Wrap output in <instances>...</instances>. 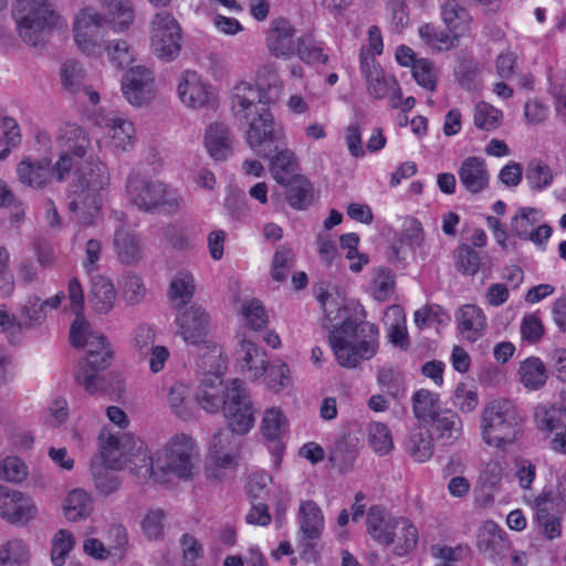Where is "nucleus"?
<instances>
[{"label":"nucleus","mask_w":566,"mask_h":566,"mask_svg":"<svg viewBox=\"0 0 566 566\" xmlns=\"http://www.w3.org/2000/svg\"><path fill=\"white\" fill-rule=\"evenodd\" d=\"M57 143L60 158L54 165L59 180H64L74 168V180L67 195V205L75 221L93 224L103 206V191L109 184V172L104 163L86 157L90 140L86 132L75 124L60 129Z\"/></svg>","instance_id":"f257e3e1"},{"label":"nucleus","mask_w":566,"mask_h":566,"mask_svg":"<svg viewBox=\"0 0 566 566\" xmlns=\"http://www.w3.org/2000/svg\"><path fill=\"white\" fill-rule=\"evenodd\" d=\"M317 301L323 311L322 324L331 328L328 342L336 361L345 368H355L370 359L378 350L379 332L375 324L365 321L360 303L347 300L336 286L319 287Z\"/></svg>","instance_id":"f03ea898"},{"label":"nucleus","mask_w":566,"mask_h":566,"mask_svg":"<svg viewBox=\"0 0 566 566\" xmlns=\"http://www.w3.org/2000/svg\"><path fill=\"white\" fill-rule=\"evenodd\" d=\"M70 340L74 347L85 350V358L78 364L75 379L91 394L99 388V371L112 360L113 350L107 339L93 331L84 316L75 317L70 328Z\"/></svg>","instance_id":"7ed1b4c3"},{"label":"nucleus","mask_w":566,"mask_h":566,"mask_svg":"<svg viewBox=\"0 0 566 566\" xmlns=\"http://www.w3.org/2000/svg\"><path fill=\"white\" fill-rule=\"evenodd\" d=\"M11 17L19 38L30 46H41L53 30L66 25L65 18L50 0H14Z\"/></svg>","instance_id":"20e7f679"},{"label":"nucleus","mask_w":566,"mask_h":566,"mask_svg":"<svg viewBox=\"0 0 566 566\" xmlns=\"http://www.w3.org/2000/svg\"><path fill=\"white\" fill-rule=\"evenodd\" d=\"M201 369L200 385L197 390V401L207 412L217 413L226 408L228 396L231 394L230 381L223 377L228 369V358L219 344L208 345L199 360Z\"/></svg>","instance_id":"39448f33"},{"label":"nucleus","mask_w":566,"mask_h":566,"mask_svg":"<svg viewBox=\"0 0 566 566\" xmlns=\"http://www.w3.org/2000/svg\"><path fill=\"white\" fill-rule=\"evenodd\" d=\"M200 448L197 440L188 433L170 436L156 453V465L165 474L180 481H192L199 472Z\"/></svg>","instance_id":"423d86ee"},{"label":"nucleus","mask_w":566,"mask_h":566,"mask_svg":"<svg viewBox=\"0 0 566 566\" xmlns=\"http://www.w3.org/2000/svg\"><path fill=\"white\" fill-rule=\"evenodd\" d=\"M482 441L490 448L506 450L518 438V422L513 403L507 399L486 402L479 418Z\"/></svg>","instance_id":"0eeeda50"},{"label":"nucleus","mask_w":566,"mask_h":566,"mask_svg":"<svg viewBox=\"0 0 566 566\" xmlns=\"http://www.w3.org/2000/svg\"><path fill=\"white\" fill-rule=\"evenodd\" d=\"M127 195L140 210L161 208L167 212L178 210L182 203L179 191L163 181L133 176L127 181Z\"/></svg>","instance_id":"6e6552de"},{"label":"nucleus","mask_w":566,"mask_h":566,"mask_svg":"<svg viewBox=\"0 0 566 566\" xmlns=\"http://www.w3.org/2000/svg\"><path fill=\"white\" fill-rule=\"evenodd\" d=\"M182 29L174 14L167 11L156 13L149 23V48L161 62L178 59L182 50Z\"/></svg>","instance_id":"1a4fd4ad"},{"label":"nucleus","mask_w":566,"mask_h":566,"mask_svg":"<svg viewBox=\"0 0 566 566\" xmlns=\"http://www.w3.org/2000/svg\"><path fill=\"white\" fill-rule=\"evenodd\" d=\"M238 118L248 124L247 143L259 157H268L272 153L274 144L285 139L283 125L275 122L269 107H262L260 111Z\"/></svg>","instance_id":"9d476101"},{"label":"nucleus","mask_w":566,"mask_h":566,"mask_svg":"<svg viewBox=\"0 0 566 566\" xmlns=\"http://www.w3.org/2000/svg\"><path fill=\"white\" fill-rule=\"evenodd\" d=\"M101 12L93 6L80 8L72 19V38L75 48L87 57L102 55L105 39L102 35Z\"/></svg>","instance_id":"9b49d317"},{"label":"nucleus","mask_w":566,"mask_h":566,"mask_svg":"<svg viewBox=\"0 0 566 566\" xmlns=\"http://www.w3.org/2000/svg\"><path fill=\"white\" fill-rule=\"evenodd\" d=\"M176 95L180 104L190 111L216 109L220 103L218 90L193 70L178 74Z\"/></svg>","instance_id":"f8f14e48"},{"label":"nucleus","mask_w":566,"mask_h":566,"mask_svg":"<svg viewBox=\"0 0 566 566\" xmlns=\"http://www.w3.org/2000/svg\"><path fill=\"white\" fill-rule=\"evenodd\" d=\"M175 317L177 334L188 345L199 346V360H201L208 345L217 344L208 339L211 332V317L206 308L199 304H191L177 310Z\"/></svg>","instance_id":"ddd939ff"},{"label":"nucleus","mask_w":566,"mask_h":566,"mask_svg":"<svg viewBox=\"0 0 566 566\" xmlns=\"http://www.w3.org/2000/svg\"><path fill=\"white\" fill-rule=\"evenodd\" d=\"M101 135L97 138L99 148L114 154L126 153L135 145L136 129L134 123L123 114L107 113L97 120Z\"/></svg>","instance_id":"4468645a"},{"label":"nucleus","mask_w":566,"mask_h":566,"mask_svg":"<svg viewBox=\"0 0 566 566\" xmlns=\"http://www.w3.org/2000/svg\"><path fill=\"white\" fill-rule=\"evenodd\" d=\"M231 394L223 409V416L232 433L247 434L255 422V408L243 382L233 378L230 380Z\"/></svg>","instance_id":"2eb2a0df"},{"label":"nucleus","mask_w":566,"mask_h":566,"mask_svg":"<svg viewBox=\"0 0 566 566\" xmlns=\"http://www.w3.org/2000/svg\"><path fill=\"white\" fill-rule=\"evenodd\" d=\"M290 431V421L281 407H266L261 417L260 434L271 454L272 463L280 468L285 451L284 439Z\"/></svg>","instance_id":"dca6fc26"},{"label":"nucleus","mask_w":566,"mask_h":566,"mask_svg":"<svg viewBox=\"0 0 566 566\" xmlns=\"http://www.w3.org/2000/svg\"><path fill=\"white\" fill-rule=\"evenodd\" d=\"M525 503L534 510V522L538 533L546 539L553 541L562 535V514L555 511L559 499L552 488L544 490L535 497H525Z\"/></svg>","instance_id":"f3484780"},{"label":"nucleus","mask_w":566,"mask_h":566,"mask_svg":"<svg viewBox=\"0 0 566 566\" xmlns=\"http://www.w3.org/2000/svg\"><path fill=\"white\" fill-rule=\"evenodd\" d=\"M120 91L125 101L134 107L150 105L157 95L154 72L144 65L128 69L122 77Z\"/></svg>","instance_id":"a211bd4d"},{"label":"nucleus","mask_w":566,"mask_h":566,"mask_svg":"<svg viewBox=\"0 0 566 566\" xmlns=\"http://www.w3.org/2000/svg\"><path fill=\"white\" fill-rule=\"evenodd\" d=\"M238 452L231 444V434L226 430H218L211 438L207 449L205 474L209 480L220 481L228 471L235 468Z\"/></svg>","instance_id":"6ab92c4d"},{"label":"nucleus","mask_w":566,"mask_h":566,"mask_svg":"<svg viewBox=\"0 0 566 566\" xmlns=\"http://www.w3.org/2000/svg\"><path fill=\"white\" fill-rule=\"evenodd\" d=\"M39 516L36 501L28 493L0 486V517L15 526H27Z\"/></svg>","instance_id":"aec40b11"},{"label":"nucleus","mask_w":566,"mask_h":566,"mask_svg":"<svg viewBox=\"0 0 566 566\" xmlns=\"http://www.w3.org/2000/svg\"><path fill=\"white\" fill-rule=\"evenodd\" d=\"M360 67L368 93L378 99L388 98L390 107L397 109L401 97V88L397 80L366 55H363Z\"/></svg>","instance_id":"412c9836"},{"label":"nucleus","mask_w":566,"mask_h":566,"mask_svg":"<svg viewBox=\"0 0 566 566\" xmlns=\"http://www.w3.org/2000/svg\"><path fill=\"white\" fill-rule=\"evenodd\" d=\"M235 367L251 381H258L266 370L265 353L252 339L242 335L234 348Z\"/></svg>","instance_id":"4be33fe9"},{"label":"nucleus","mask_w":566,"mask_h":566,"mask_svg":"<svg viewBox=\"0 0 566 566\" xmlns=\"http://www.w3.org/2000/svg\"><path fill=\"white\" fill-rule=\"evenodd\" d=\"M125 441L134 447V452L129 454L126 463L128 469L139 479L146 480L153 478L155 482L166 484L165 474L157 469L156 459L153 460L150 451L146 443L133 433L124 434Z\"/></svg>","instance_id":"5701e85b"},{"label":"nucleus","mask_w":566,"mask_h":566,"mask_svg":"<svg viewBox=\"0 0 566 566\" xmlns=\"http://www.w3.org/2000/svg\"><path fill=\"white\" fill-rule=\"evenodd\" d=\"M114 542L107 547L101 539L87 536L83 539V552L85 555L96 560H107L111 558L123 559L128 545L126 530L120 525H114L111 528Z\"/></svg>","instance_id":"b1692460"},{"label":"nucleus","mask_w":566,"mask_h":566,"mask_svg":"<svg viewBox=\"0 0 566 566\" xmlns=\"http://www.w3.org/2000/svg\"><path fill=\"white\" fill-rule=\"evenodd\" d=\"M124 436L114 432L107 427L101 429L97 436V454L90 462H99L115 470H123L126 458L123 452L122 440Z\"/></svg>","instance_id":"393cba45"},{"label":"nucleus","mask_w":566,"mask_h":566,"mask_svg":"<svg viewBox=\"0 0 566 566\" xmlns=\"http://www.w3.org/2000/svg\"><path fill=\"white\" fill-rule=\"evenodd\" d=\"M102 23L114 33L126 32L135 21V11L130 0H102Z\"/></svg>","instance_id":"a878e982"},{"label":"nucleus","mask_w":566,"mask_h":566,"mask_svg":"<svg viewBox=\"0 0 566 566\" xmlns=\"http://www.w3.org/2000/svg\"><path fill=\"white\" fill-rule=\"evenodd\" d=\"M294 34L295 30L287 20H273L265 38L269 52L281 59L292 56L295 51Z\"/></svg>","instance_id":"bb28decb"},{"label":"nucleus","mask_w":566,"mask_h":566,"mask_svg":"<svg viewBox=\"0 0 566 566\" xmlns=\"http://www.w3.org/2000/svg\"><path fill=\"white\" fill-rule=\"evenodd\" d=\"M205 148L214 160H227L233 154V137L223 123L210 124L205 133Z\"/></svg>","instance_id":"cd10ccee"},{"label":"nucleus","mask_w":566,"mask_h":566,"mask_svg":"<svg viewBox=\"0 0 566 566\" xmlns=\"http://www.w3.org/2000/svg\"><path fill=\"white\" fill-rule=\"evenodd\" d=\"M461 185L471 193H479L488 188L489 170L483 158L471 156L465 158L458 171Z\"/></svg>","instance_id":"c85d7f7f"},{"label":"nucleus","mask_w":566,"mask_h":566,"mask_svg":"<svg viewBox=\"0 0 566 566\" xmlns=\"http://www.w3.org/2000/svg\"><path fill=\"white\" fill-rule=\"evenodd\" d=\"M455 322L460 335L470 343L480 339L486 326L483 311L473 304L460 307L455 313Z\"/></svg>","instance_id":"c756f323"},{"label":"nucleus","mask_w":566,"mask_h":566,"mask_svg":"<svg viewBox=\"0 0 566 566\" xmlns=\"http://www.w3.org/2000/svg\"><path fill=\"white\" fill-rule=\"evenodd\" d=\"M61 509L67 521L73 523L85 521L94 511L93 497L86 490L74 488L63 497Z\"/></svg>","instance_id":"7c9ffc66"},{"label":"nucleus","mask_w":566,"mask_h":566,"mask_svg":"<svg viewBox=\"0 0 566 566\" xmlns=\"http://www.w3.org/2000/svg\"><path fill=\"white\" fill-rule=\"evenodd\" d=\"M116 289L111 279L98 275L93 277L88 292V303L92 311L98 315L108 314L115 306Z\"/></svg>","instance_id":"2f4dec72"},{"label":"nucleus","mask_w":566,"mask_h":566,"mask_svg":"<svg viewBox=\"0 0 566 566\" xmlns=\"http://www.w3.org/2000/svg\"><path fill=\"white\" fill-rule=\"evenodd\" d=\"M232 111L237 117L248 115L251 112L268 107L266 104H260L258 88L252 82L245 80L237 81L231 88Z\"/></svg>","instance_id":"473e14b6"},{"label":"nucleus","mask_w":566,"mask_h":566,"mask_svg":"<svg viewBox=\"0 0 566 566\" xmlns=\"http://www.w3.org/2000/svg\"><path fill=\"white\" fill-rule=\"evenodd\" d=\"M254 86L260 95V104L276 102L283 92V83L277 70L271 64L260 66L254 75Z\"/></svg>","instance_id":"72a5a7b5"},{"label":"nucleus","mask_w":566,"mask_h":566,"mask_svg":"<svg viewBox=\"0 0 566 566\" xmlns=\"http://www.w3.org/2000/svg\"><path fill=\"white\" fill-rule=\"evenodd\" d=\"M534 424L544 436L563 429L566 424V408L560 403L543 402L534 408Z\"/></svg>","instance_id":"f704fd0d"},{"label":"nucleus","mask_w":566,"mask_h":566,"mask_svg":"<svg viewBox=\"0 0 566 566\" xmlns=\"http://www.w3.org/2000/svg\"><path fill=\"white\" fill-rule=\"evenodd\" d=\"M113 244L116 255L122 263L135 264L143 256V248L138 234L125 226H120L115 230Z\"/></svg>","instance_id":"c9c22d12"},{"label":"nucleus","mask_w":566,"mask_h":566,"mask_svg":"<svg viewBox=\"0 0 566 566\" xmlns=\"http://www.w3.org/2000/svg\"><path fill=\"white\" fill-rule=\"evenodd\" d=\"M297 523L301 533L308 539L318 538L325 527V518L321 507L311 500L301 502Z\"/></svg>","instance_id":"e433bc0d"},{"label":"nucleus","mask_w":566,"mask_h":566,"mask_svg":"<svg viewBox=\"0 0 566 566\" xmlns=\"http://www.w3.org/2000/svg\"><path fill=\"white\" fill-rule=\"evenodd\" d=\"M20 181L33 188H41L45 186L52 174L54 167L51 168V159L43 158L38 161H32L29 158L23 159L17 168Z\"/></svg>","instance_id":"4c0bfd02"},{"label":"nucleus","mask_w":566,"mask_h":566,"mask_svg":"<svg viewBox=\"0 0 566 566\" xmlns=\"http://www.w3.org/2000/svg\"><path fill=\"white\" fill-rule=\"evenodd\" d=\"M441 18L448 31L454 36L463 38L470 34L472 18L455 0H447L443 3Z\"/></svg>","instance_id":"58836bf2"},{"label":"nucleus","mask_w":566,"mask_h":566,"mask_svg":"<svg viewBox=\"0 0 566 566\" xmlns=\"http://www.w3.org/2000/svg\"><path fill=\"white\" fill-rule=\"evenodd\" d=\"M270 172L272 178L282 185L300 175L298 159L295 153L289 148H282L270 158Z\"/></svg>","instance_id":"ea45409f"},{"label":"nucleus","mask_w":566,"mask_h":566,"mask_svg":"<svg viewBox=\"0 0 566 566\" xmlns=\"http://www.w3.org/2000/svg\"><path fill=\"white\" fill-rule=\"evenodd\" d=\"M63 298L64 293L62 292L45 301H41L39 297H30L21 308V323L29 327L42 324L46 318V308H57Z\"/></svg>","instance_id":"a19ab883"},{"label":"nucleus","mask_w":566,"mask_h":566,"mask_svg":"<svg viewBox=\"0 0 566 566\" xmlns=\"http://www.w3.org/2000/svg\"><path fill=\"white\" fill-rule=\"evenodd\" d=\"M397 518L379 507H371L367 514V532L377 543L389 546Z\"/></svg>","instance_id":"79ce46f5"},{"label":"nucleus","mask_w":566,"mask_h":566,"mask_svg":"<svg viewBox=\"0 0 566 566\" xmlns=\"http://www.w3.org/2000/svg\"><path fill=\"white\" fill-rule=\"evenodd\" d=\"M517 377L525 389L535 391L544 387L547 381V369L543 360L531 356L520 361Z\"/></svg>","instance_id":"37998d69"},{"label":"nucleus","mask_w":566,"mask_h":566,"mask_svg":"<svg viewBox=\"0 0 566 566\" xmlns=\"http://www.w3.org/2000/svg\"><path fill=\"white\" fill-rule=\"evenodd\" d=\"M196 291L193 274L188 270L178 271L171 279L168 298L175 310L185 307Z\"/></svg>","instance_id":"c03bdc74"},{"label":"nucleus","mask_w":566,"mask_h":566,"mask_svg":"<svg viewBox=\"0 0 566 566\" xmlns=\"http://www.w3.org/2000/svg\"><path fill=\"white\" fill-rule=\"evenodd\" d=\"M281 186L285 190V200L291 208L304 210L312 203L313 186L304 175H300Z\"/></svg>","instance_id":"a18cd8bd"},{"label":"nucleus","mask_w":566,"mask_h":566,"mask_svg":"<svg viewBox=\"0 0 566 566\" xmlns=\"http://www.w3.org/2000/svg\"><path fill=\"white\" fill-rule=\"evenodd\" d=\"M406 450L415 461L427 462L433 454V442L429 430L421 426L413 428L407 437Z\"/></svg>","instance_id":"49530a36"},{"label":"nucleus","mask_w":566,"mask_h":566,"mask_svg":"<svg viewBox=\"0 0 566 566\" xmlns=\"http://www.w3.org/2000/svg\"><path fill=\"white\" fill-rule=\"evenodd\" d=\"M118 470L102 465L99 462H90V475L94 490L103 495L108 496L119 490L122 481L116 474Z\"/></svg>","instance_id":"de8ad7c7"},{"label":"nucleus","mask_w":566,"mask_h":566,"mask_svg":"<svg viewBox=\"0 0 566 566\" xmlns=\"http://www.w3.org/2000/svg\"><path fill=\"white\" fill-rule=\"evenodd\" d=\"M263 385L273 394H281L290 389L293 385L291 369L286 363L276 359L266 364V370L262 376Z\"/></svg>","instance_id":"09e8293b"},{"label":"nucleus","mask_w":566,"mask_h":566,"mask_svg":"<svg viewBox=\"0 0 566 566\" xmlns=\"http://www.w3.org/2000/svg\"><path fill=\"white\" fill-rule=\"evenodd\" d=\"M391 534L392 542L390 545L392 546V551L396 555H407L418 543V530L406 518H397Z\"/></svg>","instance_id":"8fccbe9b"},{"label":"nucleus","mask_w":566,"mask_h":566,"mask_svg":"<svg viewBox=\"0 0 566 566\" xmlns=\"http://www.w3.org/2000/svg\"><path fill=\"white\" fill-rule=\"evenodd\" d=\"M415 416L422 421H431L441 411L439 395L428 389H419L412 396Z\"/></svg>","instance_id":"3c124183"},{"label":"nucleus","mask_w":566,"mask_h":566,"mask_svg":"<svg viewBox=\"0 0 566 566\" xmlns=\"http://www.w3.org/2000/svg\"><path fill=\"white\" fill-rule=\"evenodd\" d=\"M359 241V235L355 232L342 234L339 238L348 269L354 273H359L369 263V256L358 250Z\"/></svg>","instance_id":"603ef678"},{"label":"nucleus","mask_w":566,"mask_h":566,"mask_svg":"<svg viewBox=\"0 0 566 566\" xmlns=\"http://www.w3.org/2000/svg\"><path fill=\"white\" fill-rule=\"evenodd\" d=\"M396 282L394 274L384 268H378L373 272V277L368 285V293L378 302H386L395 294Z\"/></svg>","instance_id":"864d4df0"},{"label":"nucleus","mask_w":566,"mask_h":566,"mask_svg":"<svg viewBox=\"0 0 566 566\" xmlns=\"http://www.w3.org/2000/svg\"><path fill=\"white\" fill-rule=\"evenodd\" d=\"M27 543L21 538L0 541V566H18L29 560Z\"/></svg>","instance_id":"5fc2aeb1"},{"label":"nucleus","mask_w":566,"mask_h":566,"mask_svg":"<svg viewBox=\"0 0 566 566\" xmlns=\"http://www.w3.org/2000/svg\"><path fill=\"white\" fill-rule=\"evenodd\" d=\"M503 112L486 102H479L473 109V124L485 132H494L503 123Z\"/></svg>","instance_id":"6e6d98bb"},{"label":"nucleus","mask_w":566,"mask_h":566,"mask_svg":"<svg viewBox=\"0 0 566 566\" xmlns=\"http://www.w3.org/2000/svg\"><path fill=\"white\" fill-rule=\"evenodd\" d=\"M103 53L108 63L118 70L132 64L135 59L129 43L124 39L105 40Z\"/></svg>","instance_id":"4d7b16f0"},{"label":"nucleus","mask_w":566,"mask_h":566,"mask_svg":"<svg viewBox=\"0 0 566 566\" xmlns=\"http://www.w3.org/2000/svg\"><path fill=\"white\" fill-rule=\"evenodd\" d=\"M167 402L174 415L181 419L191 416L190 387L177 381L169 387Z\"/></svg>","instance_id":"13d9d810"},{"label":"nucleus","mask_w":566,"mask_h":566,"mask_svg":"<svg viewBox=\"0 0 566 566\" xmlns=\"http://www.w3.org/2000/svg\"><path fill=\"white\" fill-rule=\"evenodd\" d=\"M506 545L503 531L493 522H485L478 534V546L490 556L497 554Z\"/></svg>","instance_id":"bf43d9fd"},{"label":"nucleus","mask_w":566,"mask_h":566,"mask_svg":"<svg viewBox=\"0 0 566 566\" xmlns=\"http://www.w3.org/2000/svg\"><path fill=\"white\" fill-rule=\"evenodd\" d=\"M543 219V213L536 208H521L511 220V230L520 239H526L530 231Z\"/></svg>","instance_id":"052dcab7"},{"label":"nucleus","mask_w":566,"mask_h":566,"mask_svg":"<svg viewBox=\"0 0 566 566\" xmlns=\"http://www.w3.org/2000/svg\"><path fill=\"white\" fill-rule=\"evenodd\" d=\"M75 547V537L69 530L57 531L52 538L51 562L53 566H64Z\"/></svg>","instance_id":"680f3d73"},{"label":"nucleus","mask_w":566,"mask_h":566,"mask_svg":"<svg viewBox=\"0 0 566 566\" xmlns=\"http://www.w3.org/2000/svg\"><path fill=\"white\" fill-rule=\"evenodd\" d=\"M85 78L83 64L75 59L64 61L60 69V81L64 90L76 93L82 88Z\"/></svg>","instance_id":"e2e57ef3"},{"label":"nucleus","mask_w":566,"mask_h":566,"mask_svg":"<svg viewBox=\"0 0 566 566\" xmlns=\"http://www.w3.org/2000/svg\"><path fill=\"white\" fill-rule=\"evenodd\" d=\"M241 319L252 331L264 328L268 324V314L261 301L256 298L244 300L241 304Z\"/></svg>","instance_id":"0e129e2a"},{"label":"nucleus","mask_w":566,"mask_h":566,"mask_svg":"<svg viewBox=\"0 0 566 566\" xmlns=\"http://www.w3.org/2000/svg\"><path fill=\"white\" fill-rule=\"evenodd\" d=\"M295 262V254L293 250L285 245H279L273 254L271 265H270V275L276 282H283L292 266Z\"/></svg>","instance_id":"69168bd1"},{"label":"nucleus","mask_w":566,"mask_h":566,"mask_svg":"<svg viewBox=\"0 0 566 566\" xmlns=\"http://www.w3.org/2000/svg\"><path fill=\"white\" fill-rule=\"evenodd\" d=\"M453 406L462 413L473 412L479 406V392L475 385L460 381L452 397Z\"/></svg>","instance_id":"338daca9"},{"label":"nucleus","mask_w":566,"mask_h":566,"mask_svg":"<svg viewBox=\"0 0 566 566\" xmlns=\"http://www.w3.org/2000/svg\"><path fill=\"white\" fill-rule=\"evenodd\" d=\"M548 93L558 112L566 111V67L552 69L548 74Z\"/></svg>","instance_id":"774afa93"}]
</instances>
